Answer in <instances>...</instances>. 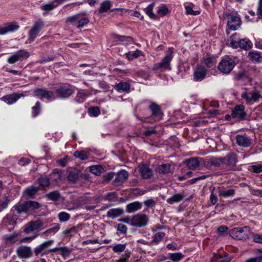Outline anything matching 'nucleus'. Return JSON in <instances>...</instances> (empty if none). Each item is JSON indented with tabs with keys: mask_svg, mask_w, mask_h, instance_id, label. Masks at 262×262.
Returning a JSON list of instances; mask_svg holds the SVG:
<instances>
[{
	"mask_svg": "<svg viewBox=\"0 0 262 262\" xmlns=\"http://www.w3.org/2000/svg\"><path fill=\"white\" fill-rule=\"evenodd\" d=\"M74 86L68 83L58 84L55 89L54 95L56 99L65 100L70 98L74 93Z\"/></svg>",
	"mask_w": 262,
	"mask_h": 262,
	"instance_id": "obj_1",
	"label": "nucleus"
},
{
	"mask_svg": "<svg viewBox=\"0 0 262 262\" xmlns=\"http://www.w3.org/2000/svg\"><path fill=\"white\" fill-rule=\"evenodd\" d=\"M173 48H169L161 61L154 65L152 70L154 71H163L171 70L170 62L173 57Z\"/></svg>",
	"mask_w": 262,
	"mask_h": 262,
	"instance_id": "obj_2",
	"label": "nucleus"
},
{
	"mask_svg": "<svg viewBox=\"0 0 262 262\" xmlns=\"http://www.w3.org/2000/svg\"><path fill=\"white\" fill-rule=\"evenodd\" d=\"M236 65L234 58L229 55H226L222 57L219 62L217 68L223 74H228L233 69Z\"/></svg>",
	"mask_w": 262,
	"mask_h": 262,
	"instance_id": "obj_3",
	"label": "nucleus"
},
{
	"mask_svg": "<svg viewBox=\"0 0 262 262\" xmlns=\"http://www.w3.org/2000/svg\"><path fill=\"white\" fill-rule=\"evenodd\" d=\"M250 228L249 226L234 228L229 231V234L233 238L238 240H246L249 238Z\"/></svg>",
	"mask_w": 262,
	"mask_h": 262,
	"instance_id": "obj_4",
	"label": "nucleus"
},
{
	"mask_svg": "<svg viewBox=\"0 0 262 262\" xmlns=\"http://www.w3.org/2000/svg\"><path fill=\"white\" fill-rule=\"evenodd\" d=\"M44 26L45 23L42 20L35 21L28 32V40L30 42L34 41Z\"/></svg>",
	"mask_w": 262,
	"mask_h": 262,
	"instance_id": "obj_5",
	"label": "nucleus"
},
{
	"mask_svg": "<svg viewBox=\"0 0 262 262\" xmlns=\"http://www.w3.org/2000/svg\"><path fill=\"white\" fill-rule=\"evenodd\" d=\"M30 56V53L26 50L21 49L11 56L7 59V62L11 64L18 61H23L28 59Z\"/></svg>",
	"mask_w": 262,
	"mask_h": 262,
	"instance_id": "obj_6",
	"label": "nucleus"
},
{
	"mask_svg": "<svg viewBox=\"0 0 262 262\" xmlns=\"http://www.w3.org/2000/svg\"><path fill=\"white\" fill-rule=\"evenodd\" d=\"M148 222V217L142 213L137 214L131 217V226L136 228L145 227Z\"/></svg>",
	"mask_w": 262,
	"mask_h": 262,
	"instance_id": "obj_7",
	"label": "nucleus"
},
{
	"mask_svg": "<svg viewBox=\"0 0 262 262\" xmlns=\"http://www.w3.org/2000/svg\"><path fill=\"white\" fill-rule=\"evenodd\" d=\"M34 96L41 99L45 98L48 101L55 99V96L53 91L48 90L45 88H37L33 91Z\"/></svg>",
	"mask_w": 262,
	"mask_h": 262,
	"instance_id": "obj_8",
	"label": "nucleus"
},
{
	"mask_svg": "<svg viewBox=\"0 0 262 262\" xmlns=\"http://www.w3.org/2000/svg\"><path fill=\"white\" fill-rule=\"evenodd\" d=\"M241 97L242 99L245 100L247 103L252 104L254 102H258L261 97V95L260 92L257 91L250 92L244 91L241 94Z\"/></svg>",
	"mask_w": 262,
	"mask_h": 262,
	"instance_id": "obj_9",
	"label": "nucleus"
},
{
	"mask_svg": "<svg viewBox=\"0 0 262 262\" xmlns=\"http://www.w3.org/2000/svg\"><path fill=\"white\" fill-rule=\"evenodd\" d=\"M148 108L151 112V117L155 121H159L162 119L164 114L159 105L151 101Z\"/></svg>",
	"mask_w": 262,
	"mask_h": 262,
	"instance_id": "obj_10",
	"label": "nucleus"
},
{
	"mask_svg": "<svg viewBox=\"0 0 262 262\" xmlns=\"http://www.w3.org/2000/svg\"><path fill=\"white\" fill-rule=\"evenodd\" d=\"M54 241L50 239L45 241L34 249V252L36 256L39 255L43 256L49 254L48 248L53 245Z\"/></svg>",
	"mask_w": 262,
	"mask_h": 262,
	"instance_id": "obj_11",
	"label": "nucleus"
},
{
	"mask_svg": "<svg viewBox=\"0 0 262 262\" xmlns=\"http://www.w3.org/2000/svg\"><path fill=\"white\" fill-rule=\"evenodd\" d=\"M245 110V107L244 105H236L231 111L232 117L239 121L245 120L247 113Z\"/></svg>",
	"mask_w": 262,
	"mask_h": 262,
	"instance_id": "obj_12",
	"label": "nucleus"
},
{
	"mask_svg": "<svg viewBox=\"0 0 262 262\" xmlns=\"http://www.w3.org/2000/svg\"><path fill=\"white\" fill-rule=\"evenodd\" d=\"M207 73V69L203 66L197 65L193 69V81L195 82H201L206 77Z\"/></svg>",
	"mask_w": 262,
	"mask_h": 262,
	"instance_id": "obj_13",
	"label": "nucleus"
},
{
	"mask_svg": "<svg viewBox=\"0 0 262 262\" xmlns=\"http://www.w3.org/2000/svg\"><path fill=\"white\" fill-rule=\"evenodd\" d=\"M227 26L230 30H236L241 26L242 21L239 16L229 14L228 15Z\"/></svg>",
	"mask_w": 262,
	"mask_h": 262,
	"instance_id": "obj_14",
	"label": "nucleus"
},
{
	"mask_svg": "<svg viewBox=\"0 0 262 262\" xmlns=\"http://www.w3.org/2000/svg\"><path fill=\"white\" fill-rule=\"evenodd\" d=\"M224 165L230 169H233L238 162L237 155L234 152L228 153L225 157Z\"/></svg>",
	"mask_w": 262,
	"mask_h": 262,
	"instance_id": "obj_15",
	"label": "nucleus"
},
{
	"mask_svg": "<svg viewBox=\"0 0 262 262\" xmlns=\"http://www.w3.org/2000/svg\"><path fill=\"white\" fill-rule=\"evenodd\" d=\"M16 253L18 257L21 259H27L31 257L33 253L30 247L21 246L16 250Z\"/></svg>",
	"mask_w": 262,
	"mask_h": 262,
	"instance_id": "obj_16",
	"label": "nucleus"
},
{
	"mask_svg": "<svg viewBox=\"0 0 262 262\" xmlns=\"http://www.w3.org/2000/svg\"><path fill=\"white\" fill-rule=\"evenodd\" d=\"M26 95L23 93H13L6 95L1 98V99L9 105L15 103L19 99L24 97Z\"/></svg>",
	"mask_w": 262,
	"mask_h": 262,
	"instance_id": "obj_17",
	"label": "nucleus"
},
{
	"mask_svg": "<svg viewBox=\"0 0 262 262\" xmlns=\"http://www.w3.org/2000/svg\"><path fill=\"white\" fill-rule=\"evenodd\" d=\"M43 225V223L40 220H37L29 222L26 226L24 232L28 234L34 230L40 228Z\"/></svg>",
	"mask_w": 262,
	"mask_h": 262,
	"instance_id": "obj_18",
	"label": "nucleus"
},
{
	"mask_svg": "<svg viewBox=\"0 0 262 262\" xmlns=\"http://www.w3.org/2000/svg\"><path fill=\"white\" fill-rule=\"evenodd\" d=\"M115 175L116 177L114 180V184L116 186H119L128 178V173L125 170H121Z\"/></svg>",
	"mask_w": 262,
	"mask_h": 262,
	"instance_id": "obj_19",
	"label": "nucleus"
},
{
	"mask_svg": "<svg viewBox=\"0 0 262 262\" xmlns=\"http://www.w3.org/2000/svg\"><path fill=\"white\" fill-rule=\"evenodd\" d=\"M39 190V186L32 185L26 188L23 191V196L26 199H33Z\"/></svg>",
	"mask_w": 262,
	"mask_h": 262,
	"instance_id": "obj_20",
	"label": "nucleus"
},
{
	"mask_svg": "<svg viewBox=\"0 0 262 262\" xmlns=\"http://www.w3.org/2000/svg\"><path fill=\"white\" fill-rule=\"evenodd\" d=\"M236 141L239 146L244 147H249L251 143V139L246 134L237 135Z\"/></svg>",
	"mask_w": 262,
	"mask_h": 262,
	"instance_id": "obj_21",
	"label": "nucleus"
},
{
	"mask_svg": "<svg viewBox=\"0 0 262 262\" xmlns=\"http://www.w3.org/2000/svg\"><path fill=\"white\" fill-rule=\"evenodd\" d=\"M202 159L199 157H193L189 158L184 161V163L190 170L196 169L200 164Z\"/></svg>",
	"mask_w": 262,
	"mask_h": 262,
	"instance_id": "obj_22",
	"label": "nucleus"
},
{
	"mask_svg": "<svg viewBox=\"0 0 262 262\" xmlns=\"http://www.w3.org/2000/svg\"><path fill=\"white\" fill-rule=\"evenodd\" d=\"M19 28V26L17 23H12L7 24L4 27L0 28V34L4 35L9 32H13L17 30Z\"/></svg>",
	"mask_w": 262,
	"mask_h": 262,
	"instance_id": "obj_23",
	"label": "nucleus"
},
{
	"mask_svg": "<svg viewBox=\"0 0 262 262\" xmlns=\"http://www.w3.org/2000/svg\"><path fill=\"white\" fill-rule=\"evenodd\" d=\"M11 211H16L18 214L28 213L25 201L16 203L12 207Z\"/></svg>",
	"mask_w": 262,
	"mask_h": 262,
	"instance_id": "obj_24",
	"label": "nucleus"
},
{
	"mask_svg": "<svg viewBox=\"0 0 262 262\" xmlns=\"http://www.w3.org/2000/svg\"><path fill=\"white\" fill-rule=\"evenodd\" d=\"M139 171L143 179H147L152 176V169L146 164L141 165Z\"/></svg>",
	"mask_w": 262,
	"mask_h": 262,
	"instance_id": "obj_25",
	"label": "nucleus"
},
{
	"mask_svg": "<svg viewBox=\"0 0 262 262\" xmlns=\"http://www.w3.org/2000/svg\"><path fill=\"white\" fill-rule=\"evenodd\" d=\"M28 213L31 212H35L41 207V205L38 202L32 200L25 201Z\"/></svg>",
	"mask_w": 262,
	"mask_h": 262,
	"instance_id": "obj_26",
	"label": "nucleus"
},
{
	"mask_svg": "<svg viewBox=\"0 0 262 262\" xmlns=\"http://www.w3.org/2000/svg\"><path fill=\"white\" fill-rule=\"evenodd\" d=\"M124 211L122 208H113L107 211L106 216L108 218L114 219L122 215Z\"/></svg>",
	"mask_w": 262,
	"mask_h": 262,
	"instance_id": "obj_27",
	"label": "nucleus"
},
{
	"mask_svg": "<svg viewBox=\"0 0 262 262\" xmlns=\"http://www.w3.org/2000/svg\"><path fill=\"white\" fill-rule=\"evenodd\" d=\"M10 201V198L8 195L0 194V212L7 208Z\"/></svg>",
	"mask_w": 262,
	"mask_h": 262,
	"instance_id": "obj_28",
	"label": "nucleus"
},
{
	"mask_svg": "<svg viewBox=\"0 0 262 262\" xmlns=\"http://www.w3.org/2000/svg\"><path fill=\"white\" fill-rule=\"evenodd\" d=\"M142 207V204L138 201H136L128 204L126 206V211L128 213H133L140 210Z\"/></svg>",
	"mask_w": 262,
	"mask_h": 262,
	"instance_id": "obj_29",
	"label": "nucleus"
},
{
	"mask_svg": "<svg viewBox=\"0 0 262 262\" xmlns=\"http://www.w3.org/2000/svg\"><path fill=\"white\" fill-rule=\"evenodd\" d=\"M130 85L127 82H120L114 85V89L118 92H127L130 90Z\"/></svg>",
	"mask_w": 262,
	"mask_h": 262,
	"instance_id": "obj_30",
	"label": "nucleus"
},
{
	"mask_svg": "<svg viewBox=\"0 0 262 262\" xmlns=\"http://www.w3.org/2000/svg\"><path fill=\"white\" fill-rule=\"evenodd\" d=\"M90 20L87 16L86 13H79V20L77 28L78 29L82 28L89 24Z\"/></svg>",
	"mask_w": 262,
	"mask_h": 262,
	"instance_id": "obj_31",
	"label": "nucleus"
},
{
	"mask_svg": "<svg viewBox=\"0 0 262 262\" xmlns=\"http://www.w3.org/2000/svg\"><path fill=\"white\" fill-rule=\"evenodd\" d=\"M248 56L250 59L253 62H262V57L259 52L257 51L252 50L249 52Z\"/></svg>",
	"mask_w": 262,
	"mask_h": 262,
	"instance_id": "obj_32",
	"label": "nucleus"
},
{
	"mask_svg": "<svg viewBox=\"0 0 262 262\" xmlns=\"http://www.w3.org/2000/svg\"><path fill=\"white\" fill-rule=\"evenodd\" d=\"M80 177L79 171L74 169L69 171L68 175V180L72 183H75Z\"/></svg>",
	"mask_w": 262,
	"mask_h": 262,
	"instance_id": "obj_33",
	"label": "nucleus"
},
{
	"mask_svg": "<svg viewBox=\"0 0 262 262\" xmlns=\"http://www.w3.org/2000/svg\"><path fill=\"white\" fill-rule=\"evenodd\" d=\"M165 235L166 234L164 232L161 231L156 233L152 236V240L151 241L152 245H158L163 240Z\"/></svg>",
	"mask_w": 262,
	"mask_h": 262,
	"instance_id": "obj_34",
	"label": "nucleus"
},
{
	"mask_svg": "<svg viewBox=\"0 0 262 262\" xmlns=\"http://www.w3.org/2000/svg\"><path fill=\"white\" fill-rule=\"evenodd\" d=\"M184 198V195L183 193H177L168 198L166 200V202L169 204H173L175 203H179L181 202Z\"/></svg>",
	"mask_w": 262,
	"mask_h": 262,
	"instance_id": "obj_35",
	"label": "nucleus"
},
{
	"mask_svg": "<svg viewBox=\"0 0 262 262\" xmlns=\"http://www.w3.org/2000/svg\"><path fill=\"white\" fill-rule=\"evenodd\" d=\"M60 227V226L59 224H54V227L47 230L45 232H42L40 235L41 236H45L46 237L51 234L54 235L59 231Z\"/></svg>",
	"mask_w": 262,
	"mask_h": 262,
	"instance_id": "obj_36",
	"label": "nucleus"
},
{
	"mask_svg": "<svg viewBox=\"0 0 262 262\" xmlns=\"http://www.w3.org/2000/svg\"><path fill=\"white\" fill-rule=\"evenodd\" d=\"M101 199L103 201H108L110 202H115L118 200L117 194L116 192H111L101 196Z\"/></svg>",
	"mask_w": 262,
	"mask_h": 262,
	"instance_id": "obj_37",
	"label": "nucleus"
},
{
	"mask_svg": "<svg viewBox=\"0 0 262 262\" xmlns=\"http://www.w3.org/2000/svg\"><path fill=\"white\" fill-rule=\"evenodd\" d=\"M240 48L245 50H249L252 47V43L247 38L239 40Z\"/></svg>",
	"mask_w": 262,
	"mask_h": 262,
	"instance_id": "obj_38",
	"label": "nucleus"
},
{
	"mask_svg": "<svg viewBox=\"0 0 262 262\" xmlns=\"http://www.w3.org/2000/svg\"><path fill=\"white\" fill-rule=\"evenodd\" d=\"M46 198L49 200L53 201H57L61 197V195L58 191H53L45 195Z\"/></svg>",
	"mask_w": 262,
	"mask_h": 262,
	"instance_id": "obj_39",
	"label": "nucleus"
},
{
	"mask_svg": "<svg viewBox=\"0 0 262 262\" xmlns=\"http://www.w3.org/2000/svg\"><path fill=\"white\" fill-rule=\"evenodd\" d=\"M37 183L39 186L43 188H46L50 186V182L49 179L47 177H41L37 179Z\"/></svg>",
	"mask_w": 262,
	"mask_h": 262,
	"instance_id": "obj_40",
	"label": "nucleus"
},
{
	"mask_svg": "<svg viewBox=\"0 0 262 262\" xmlns=\"http://www.w3.org/2000/svg\"><path fill=\"white\" fill-rule=\"evenodd\" d=\"M204 63L208 68L214 66L216 62V57L215 55H211L207 57L204 59Z\"/></svg>",
	"mask_w": 262,
	"mask_h": 262,
	"instance_id": "obj_41",
	"label": "nucleus"
},
{
	"mask_svg": "<svg viewBox=\"0 0 262 262\" xmlns=\"http://www.w3.org/2000/svg\"><path fill=\"white\" fill-rule=\"evenodd\" d=\"M170 165L168 164H162L157 166L156 170L159 174H166L170 172Z\"/></svg>",
	"mask_w": 262,
	"mask_h": 262,
	"instance_id": "obj_42",
	"label": "nucleus"
},
{
	"mask_svg": "<svg viewBox=\"0 0 262 262\" xmlns=\"http://www.w3.org/2000/svg\"><path fill=\"white\" fill-rule=\"evenodd\" d=\"M18 219V216L11 213L7 214L5 217V220L7 221V223L10 225H15Z\"/></svg>",
	"mask_w": 262,
	"mask_h": 262,
	"instance_id": "obj_43",
	"label": "nucleus"
},
{
	"mask_svg": "<svg viewBox=\"0 0 262 262\" xmlns=\"http://www.w3.org/2000/svg\"><path fill=\"white\" fill-rule=\"evenodd\" d=\"M103 170V167L100 165H93L90 167V172L96 176H100Z\"/></svg>",
	"mask_w": 262,
	"mask_h": 262,
	"instance_id": "obj_44",
	"label": "nucleus"
},
{
	"mask_svg": "<svg viewBox=\"0 0 262 262\" xmlns=\"http://www.w3.org/2000/svg\"><path fill=\"white\" fill-rule=\"evenodd\" d=\"M218 193L220 196H223L224 198L231 197L235 194V190L230 189L227 190H223L219 188Z\"/></svg>",
	"mask_w": 262,
	"mask_h": 262,
	"instance_id": "obj_45",
	"label": "nucleus"
},
{
	"mask_svg": "<svg viewBox=\"0 0 262 262\" xmlns=\"http://www.w3.org/2000/svg\"><path fill=\"white\" fill-rule=\"evenodd\" d=\"M32 116L33 118H36L41 113V103L39 101L35 103V106L32 107Z\"/></svg>",
	"mask_w": 262,
	"mask_h": 262,
	"instance_id": "obj_46",
	"label": "nucleus"
},
{
	"mask_svg": "<svg viewBox=\"0 0 262 262\" xmlns=\"http://www.w3.org/2000/svg\"><path fill=\"white\" fill-rule=\"evenodd\" d=\"M184 255L181 252L170 253L169 258L173 262H179L184 257Z\"/></svg>",
	"mask_w": 262,
	"mask_h": 262,
	"instance_id": "obj_47",
	"label": "nucleus"
},
{
	"mask_svg": "<svg viewBox=\"0 0 262 262\" xmlns=\"http://www.w3.org/2000/svg\"><path fill=\"white\" fill-rule=\"evenodd\" d=\"M154 6L152 4L149 5L145 9L146 14L152 19H157L158 15L153 12Z\"/></svg>",
	"mask_w": 262,
	"mask_h": 262,
	"instance_id": "obj_48",
	"label": "nucleus"
},
{
	"mask_svg": "<svg viewBox=\"0 0 262 262\" xmlns=\"http://www.w3.org/2000/svg\"><path fill=\"white\" fill-rule=\"evenodd\" d=\"M111 3L109 1H105L101 4L99 12L100 13L106 12L110 9Z\"/></svg>",
	"mask_w": 262,
	"mask_h": 262,
	"instance_id": "obj_49",
	"label": "nucleus"
},
{
	"mask_svg": "<svg viewBox=\"0 0 262 262\" xmlns=\"http://www.w3.org/2000/svg\"><path fill=\"white\" fill-rule=\"evenodd\" d=\"M126 57L129 60H132L134 59L137 58L142 55V51L137 49L134 52H128L125 54Z\"/></svg>",
	"mask_w": 262,
	"mask_h": 262,
	"instance_id": "obj_50",
	"label": "nucleus"
},
{
	"mask_svg": "<svg viewBox=\"0 0 262 262\" xmlns=\"http://www.w3.org/2000/svg\"><path fill=\"white\" fill-rule=\"evenodd\" d=\"M89 95L81 91H78L76 94L75 100L78 103L84 102Z\"/></svg>",
	"mask_w": 262,
	"mask_h": 262,
	"instance_id": "obj_51",
	"label": "nucleus"
},
{
	"mask_svg": "<svg viewBox=\"0 0 262 262\" xmlns=\"http://www.w3.org/2000/svg\"><path fill=\"white\" fill-rule=\"evenodd\" d=\"M225 160L223 157L219 158H214L211 160L210 162L211 165L215 167H220L222 165H224Z\"/></svg>",
	"mask_w": 262,
	"mask_h": 262,
	"instance_id": "obj_52",
	"label": "nucleus"
},
{
	"mask_svg": "<svg viewBox=\"0 0 262 262\" xmlns=\"http://www.w3.org/2000/svg\"><path fill=\"white\" fill-rule=\"evenodd\" d=\"M157 13L161 17L165 16L169 13V9L165 5H161L158 7Z\"/></svg>",
	"mask_w": 262,
	"mask_h": 262,
	"instance_id": "obj_53",
	"label": "nucleus"
},
{
	"mask_svg": "<svg viewBox=\"0 0 262 262\" xmlns=\"http://www.w3.org/2000/svg\"><path fill=\"white\" fill-rule=\"evenodd\" d=\"M100 113V110L98 106L91 107L88 109V113L90 116L97 117Z\"/></svg>",
	"mask_w": 262,
	"mask_h": 262,
	"instance_id": "obj_54",
	"label": "nucleus"
},
{
	"mask_svg": "<svg viewBox=\"0 0 262 262\" xmlns=\"http://www.w3.org/2000/svg\"><path fill=\"white\" fill-rule=\"evenodd\" d=\"M54 1L50 3L43 5L41 6V9L45 11H51L56 8L58 5H55Z\"/></svg>",
	"mask_w": 262,
	"mask_h": 262,
	"instance_id": "obj_55",
	"label": "nucleus"
},
{
	"mask_svg": "<svg viewBox=\"0 0 262 262\" xmlns=\"http://www.w3.org/2000/svg\"><path fill=\"white\" fill-rule=\"evenodd\" d=\"M58 216L60 222H67L70 218V214L66 212H61L59 213Z\"/></svg>",
	"mask_w": 262,
	"mask_h": 262,
	"instance_id": "obj_56",
	"label": "nucleus"
},
{
	"mask_svg": "<svg viewBox=\"0 0 262 262\" xmlns=\"http://www.w3.org/2000/svg\"><path fill=\"white\" fill-rule=\"evenodd\" d=\"M74 156L76 158H79L81 160H86L88 158L86 152L84 150L80 151H76L74 153Z\"/></svg>",
	"mask_w": 262,
	"mask_h": 262,
	"instance_id": "obj_57",
	"label": "nucleus"
},
{
	"mask_svg": "<svg viewBox=\"0 0 262 262\" xmlns=\"http://www.w3.org/2000/svg\"><path fill=\"white\" fill-rule=\"evenodd\" d=\"M56 58V57L54 56H42L41 57L40 59L36 61L37 63L40 64H43L46 62L53 61Z\"/></svg>",
	"mask_w": 262,
	"mask_h": 262,
	"instance_id": "obj_58",
	"label": "nucleus"
},
{
	"mask_svg": "<svg viewBox=\"0 0 262 262\" xmlns=\"http://www.w3.org/2000/svg\"><path fill=\"white\" fill-rule=\"evenodd\" d=\"M79 14L70 16L67 18L66 22L72 25L78 23L79 20Z\"/></svg>",
	"mask_w": 262,
	"mask_h": 262,
	"instance_id": "obj_59",
	"label": "nucleus"
},
{
	"mask_svg": "<svg viewBox=\"0 0 262 262\" xmlns=\"http://www.w3.org/2000/svg\"><path fill=\"white\" fill-rule=\"evenodd\" d=\"M17 236L18 235L17 233H14L11 235H5L4 238L7 242L10 243H14L16 242L15 238L17 237Z\"/></svg>",
	"mask_w": 262,
	"mask_h": 262,
	"instance_id": "obj_60",
	"label": "nucleus"
},
{
	"mask_svg": "<svg viewBox=\"0 0 262 262\" xmlns=\"http://www.w3.org/2000/svg\"><path fill=\"white\" fill-rule=\"evenodd\" d=\"M228 228L226 226L222 225L217 228V231L220 236H225L228 234Z\"/></svg>",
	"mask_w": 262,
	"mask_h": 262,
	"instance_id": "obj_61",
	"label": "nucleus"
},
{
	"mask_svg": "<svg viewBox=\"0 0 262 262\" xmlns=\"http://www.w3.org/2000/svg\"><path fill=\"white\" fill-rule=\"evenodd\" d=\"M61 173L62 171L61 170L59 169H53V172L51 174L50 176L52 177L57 174L56 178L54 179V180L55 182H57L58 181L61 180Z\"/></svg>",
	"mask_w": 262,
	"mask_h": 262,
	"instance_id": "obj_62",
	"label": "nucleus"
},
{
	"mask_svg": "<svg viewBox=\"0 0 262 262\" xmlns=\"http://www.w3.org/2000/svg\"><path fill=\"white\" fill-rule=\"evenodd\" d=\"M126 248V244H119L113 247V251L115 253H119L123 251Z\"/></svg>",
	"mask_w": 262,
	"mask_h": 262,
	"instance_id": "obj_63",
	"label": "nucleus"
},
{
	"mask_svg": "<svg viewBox=\"0 0 262 262\" xmlns=\"http://www.w3.org/2000/svg\"><path fill=\"white\" fill-rule=\"evenodd\" d=\"M236 35H237V33H235L233 34L230 37V38H231L230 45H231V46L234 49H236L238 47L240 48L239 40L238 41H236V40H235L234 39V36H235Z\"/></svg>",
	"mask_w": 262,
	"mask_h": 262,
	"instance_id": "obj_64",
	"label": "nucleus"
}]
</instances>
